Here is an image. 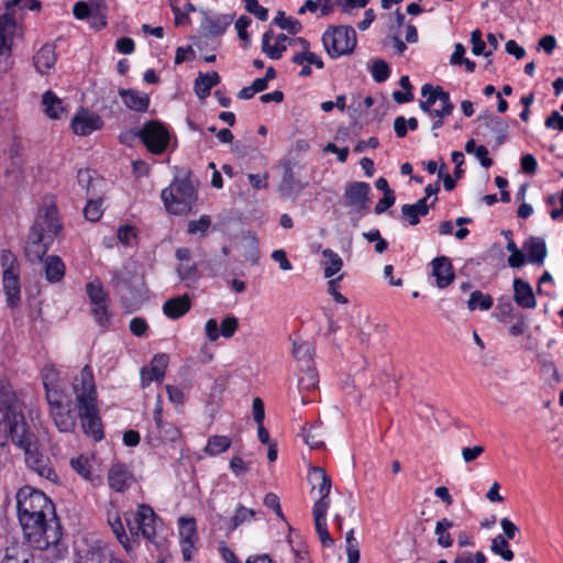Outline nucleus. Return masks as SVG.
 <instances>
[{
	"instance_id": "obj_1",
	"label": "nucleus",
	"mask_w": 563,
	"mask_h": 563,
	"mask_svg": "<svg viewBox=\"0 0 563 563\" xmlns=\"http://www.w3.org/2000/svg\"><path fill=\"white\" fill-rule=\"evenodd\" d=\"M16 510L31 547L46 550L62 538V527L52 500L42 492L24 486L16 494Z\"/></svg>"
},
{
	"instance_id": "obj_2",
	"label": "nucleus",
	"mask_w": 563,
	"mask_h": 563,
	"mask_svg": "<svg viewBox=\"0 0 563 563\" xmlns=\"http://www.w3.org/2000/svg\"><path fill=\"white\" fill-rule=\"evenodd\" d=\"M73 391L85 433L100 441L103 438V430L97 405L96 384L88 365L75 377Z\"/></svg>"
},
{
	"instance_id": "obj_3",
	"label": "nucleus",
	"mask_w": 563,
	"mask_h": 563,
	"mask_svg": "<svg viewBox=\"0 0 563 563\" xmlns=\"http://www.w3.org/2000/svg\"><path fill=\"white\" fill-rule=\"evenodd\" d=\"M30 432L20 399L0 388V446H5L9 440L15 444Z\"/></svg>"
},
{
	"instance_id": "obj_4",
	"label": "nucleus",
	"mask_w": 563,
	"mask_h": 563,
	"mask_svg": "<svg viewBox=\"0 0 563 563\" xmlns=\"http://www.w3.org/2000/svg\"><path fill=\"white\" fill-rule=\"evenodd\" d=\"M165 209L175 216L188 214L197 199V192L186 173L183 177H176L169 187L161 194Z\"/></svg>"
},
{
	"instance_id": "obj_5",
	"label": "nucleus",
	"mask_w": 563,
	"mask_h": 563,
	"mask_svg": "<svg viewBox=\"0 0 563 563\" xmlns=\"http://www.w3.org/2000/svg\"><path fill=\"white\" fill-rule=\"evenodd\" d=\"M15 445L24 452V460L30 470L52 483L57 482L58 476L51 463V460L40 451L37 439L33 432H30L21 440H18Z\"/></svg>"
},
{
	"instance_id": "obj_6",
	"label": "nucleus",
	"mask_w": 563,
	"mask_h": 563,
	"mask_svg": "<svg viewBox=\"0 0 563 563\" xmlns=\"http://www.w3.org/2000/svg\"><path fill=\"white\" fill-rule=\"evenodd\" d=\"M322 42L331 57H339L353 52L356 45V32L346 25L332 26L323 33Z\"/></svg>"
},
{
	"instance_id": "obj_7",
	"label": "nucleus",
	"mask_w": 563,
	"mask_h": 563,
	"mask_svg": "<svg viewBox=\"0 0 563 563\" xmlns=\"http://www.w3.org/2000/svg\"><path fill=\"white\" fill-rule=\"evenodd\" d=\"M169 131L159 121H148L141 129V141L147 151L154 155H161L169 144Z\"/></svg>"
},
{
	"instance_id": "obj_8",
	"label": "nucleus",
	"mask_w": 563,
	"mask_h": 563,
	"mask_svg": "<svg viewBox=\"0 0 563 563\" xmlns=\"http://www.w3.org/2000/svg\"><path fill=\"white\" fill-rule=\"evenodd\" d=\"M60 228L57 209L47 207L38 212L31 234L41 235V238L52 242Z\"/></svg>"
},
{
	"instance_id": "obj_9",
	"label": "nucleus",
	"mask_w": 563,
	"mask_h": 563,
	"mask_svg": "<svg viewBox=\"0 0 563 563\" xmlns=\"http://www.w3.org/2000/svg\"><path fill=\"white\" fill-rule=\"evenodd\" d=\"M47 402L51 416L55 426L60 432H70L76 426V417L70 409L66 408L58 391H48Z\"/></svg>"
},
{
	"instance_id": "obj_10",
	"label": "nucleus",
	"mask_w": 563,
	"mask_h": 563,
	"mask_svg": "<svg viewBox=\"0 0 563 563\" xmlns=\"http://www.w3.org/2000/svg\"><path fill=\"white\" fill-rule=\"evenodd\" d=\"M371 187L364 181H354L346 185L344 190V205L355 212H363L368 208Z\"/></svg>"
},
{
	"instance_id": "obj_11",
	"label": "nucleus",
	"mask_w": 563,
	"mask_h": 563,
	"mask_svg": "<svg viewBox=\"0 0 563 563\" xmlns=\"http://www.w3.org/2000/svg\"><path fill=\"white\" fill-rule=\"evenodd\" d=\"M483 135L494 141V145L500 146L507 139L508 123L493 113H484L477 118Z\"/></svg>"
},
{
	"instance_id": "obj_12",
	"label": "nucleus",
	"mask_w": 563,
	"mask_h": 563,
	"mask_svg": "<svg viewBox=\"0 0 563 563\" xmlns=\"http://www.w3.org/2000/svg\"><path fill=\"white\" fill-rule=\"evenodd\" d=\"M101 118L86 109H80L71 120V129L75 134L86 136L91 132L101 129Z\"/></svg>"
},
{
	"instance_id": "obj_13",
	"label": "nucleus",
	"mask_w": 563,
	"mask_h": 563,
	"mask_svg": "<svg viewBox=\"0 0 563 563\" xmlns=\"http://www.w3.org/2000/svg\"><path fill=\"white\" fill-rule=\"evenodd\" d=\"M135 516L139 520L137 529L141 530V536L153 542L156 536V525L158 517L150 506L144 504L139 506Z\"/></svg>"
},
{
	"instance_id": "obj_14",
	"label": "nucleus",
	"mask_w": 563,
	"mask_h": 563,
	"mask_svg": "<svg viewBox=\"0 0 563 563\" xmlns=\"http://www.w3.org/2000/svg\"><path fill=\"white\" fill-rule=\"evenodd\" d=\"M180 438L179 429L172 424L164 422L158 427L152 428L147 433V442L151 446L156 448L166 442H175Z\"/></svg>"
},
{
	"instance_id": "obj_15",
	"label": "nucleus",
	"mask_w": 563,
	"mask_h": 563,
	"mask_svg": "<svg viewBox=\"0 0 563 563\" xmlns=\"http://www.w3.org/2000/svg\"><path fill=\"white\" fill-rule=\"evenodd\" d=\"M431 265L437 286L439 288L448 287L454 279V272L450 260L445 256L435 257Z\"/></svg>"
},
{
	"instance_id": "obj_16",
	"label": "nucleus",
	"mask_w": 563,
	"mask_h": 563,
	"mask_svg": "<svg viewBox=\"0 0 563 563\" xmlns=\"http://www.w3.org/2000/svg\"><path fill=\"white\" fill-rule=\"evenodd\" d=\"M108 484L109 486L118 492H124L132 483V475L123 464H114L108 472Z\"/></svg>"
},
{
	"instance_id": "obj_17",
	"label": "nucleus",
	"mask_w": 563,
	"mask_h": 563,
	"mask_svg": "<svg viewBox=\"0 0 563 563\" xmlns=\"http://www.w3.org/2000/svg\"><path fill=\"white\" fill-rule=\"evenodd\" d=\"M56 60L55 46L52 44H44L33 57L34 67L42 75L48 74Z\"/></svg>"
},
{
	"instance_id": "obj_18",
	"label": "nucleus",
	"mask_w": 563,
	"mask_h": 563,
	"mask_svg": "<svg viewBox=\"0 0 563 563\" xmlns=\"http://www.w3.org/2000/svg\"><path fill=\"white\" fill-rule=\"evenodd\" d=\"M191 307V301L188 295L172 297L163 305V311L169 319H178L185 316Z\"/></svg>"
},
{
	"instance_id": "obj_19",
	"label": "nucleus",
	"mask_w": 563,
	"mask_h": 563,
	"mask_svg": "<svg viewBox=\"0 0 563 563\" xmlns=\"http://www.w3.org/2000/svg\"><path fill=\"white\" fill-rule=\"evenodd\" d=\"M514 300L516 303L525 309L534 308L537 305L533 290L531 286L522 280L521 278H516L514 280Z\"/></svg>"
},
{
	"instance_id": "obj_20",
	"label": "nucleus",
	"mask_w": 563,
	"mask_h": 563,
	"mask_svg": "<svg viewBox=\"0 0 563 563\" xmlns=\"http://www.w3.org/2000/svg\"><path fill=\"white\" fill-rule=\"evenodd\" d=\"M51 241H47L41 235H34L30 233L29 242L25 246V256L32 263H40L44 258L47 246Z\"/></svg>"
},
{
	"instance_id": "obj_21",
	"label": "nucleus",
	"mask_w": 563,
	"mask_h": 563,
	"mask_svg": "<svg viewBox=\"0 0 563 563\" xmlns=\"http://www.w3.org/2000/svg\"><path fill=\"white\" fill-rule=\"evenodd\" d=\"M3 291L7 302L10 307H15L20 302V279L19 273H3L2 275Z\"/></svg>"
},
{
	"instance_id": "obj_22",
	"label": "nucleus",
	"mask_w": 563,
	"mask_h": 563,
	"mask_svg": "<svg viewBox=\"0 0 563 563\" xmlns=\"http://www.w3.org/2000/svg\"><path fill=\"white\" fill-rule=\"evenodd\" d=\"M122 97L123 103L131 110L145 112L150 104V99L146 93L133 89H122L119 91Z\"/></svg>"
},
{
	"instance_id": "obj_23",
	"label": "nucleus",
	"mask_w": 563,
	"mask_h": 563,
	"mask_svg": "<svg viewBox=\"0 0 563 563\" xmlns=\"http://www.w3.org/2000/svg\"><path fill=\"white\" fill-rule=\"evenodd\" d=\"M220 82V76L217 71L199 74L195 80V91L199 99H206L210 95L212 87Z\"/></svg>"
},
{
	"instance_id": "obj_24",
	"label": "nucleus",
	"mask_w": 563,
	"mask_h": 563,
	"mask_svg": "<svg viewBox=\"0 0 563 563\" xmlns=\"http://www.w3.org/2000/svg\"><path fill=\"white\" fill-rule=\"evenodd\" d=\"M529 262L541 265L547 256V246L543 240L531 238L525 245Z\"/></svg>"
},
{
	"instance_id": "obj_25",
	"label": "nucleus",
	"mask_w": 563,
	"mask_h": 563,
	"mask_svg": "<svg viewBox=\"0 0 563 563\" xmlns=\"http://www.w3.org/2000/svg\"><path fill=\"white\" fill-rule=\"evenodd\" d=\"M309 482L318 489L320 496L329 495L331 490V478L321 467L314 466L309 474Z\"/></svg>"
},
{
	"instance_id": "obj_26",
	"label": "nucleus",
	"mask_w": 563,
	"mask_h": 563,
	"mask_svg": "<svg viewBox=\"0 0 563 563\" xmlns=\"http://www.w3.org/2000/svg\"><path fill=\"white\" fill-rule=\"evenodd\" d=\"M428 212L429 207L427 205V198H421L413 205H404L401 207V213L404 217L408 218L410 225L418 224L419 217L427 216Z\"/></svg>"
},
{
	"instance_id": "obj_27",
	"label": "nucleus",
	"mask_w": 563,
	"mask_h": 563,
	"mask_svg": "<svg viewBox=\"0 0 563 563\" xmlns=\"http://www.w3.org/2000/svg\"><path fill=\"white\" fill-rule=\"evenodd\" d=\"M45 277L51 283L59 282L65 275L63 261L55 255L48 256L44 263Z\"/></svg>"
},
{
	"instance_id": "obj_28",
	"label": "nucleus",
	"mask_w": 563,
	"mask_h": 563,
	"mask_svg": "<svg viewBox=\"0 0 563 563\" xmlns=\"http://www.w3.org/2000/svg\"><path fill=\"white\" fill-rule=\"evenodd\" d=\"M15 30V22L8 14L0 18V55L8 53L11 48L10 35Z\"/></svg>"
},
{
	"instance_id": "obj_29",
	"label": "nucleus",
	"mask_w": 563,
	"mask_h": 563,
	"mask_svg": "<svg viewBox=\"0 0 563 563\" xmlns=\"http://www.w3.org/2000/svg\"><path fill=\"white\" fill-rule=\"evenodd\" d=\"M273 38V30H267L262 37V51L268 58L279 59L283 56V53L287 49V45H279L276 41L274 44H271Z\"/></svg>"
},
{
	"instance_id": "obj_30",
	"label": "nucleus",
	"mask_w": 563,
	"mask_h": 563,
	"mask_svg": "<svg viewBox=\"0 0 563 563\" xmlns=\"http://www.w3.org/2000/svg\"><path fill=\"white\" fill-rule=\"evenodd\" d=\"M322 255L324 257V262H323L324 277L331 278L332 276H334L335 274H338L341 271V268L343 266V261L339 256V254H336L335 252H333L330 249L323 250Z\"/></svg>"
},
{
	"instance_id": "obj_31",
	"label": "nucleus",
	"mask_w": 563,
	"mask_h": 563,
	"mask_svg": "<svg viewBox=\"0 0 563 563\" xmlns=\"http://www.w3.org/2000/svg\"><path fill=\"white\" fill-rule=\"evenodd\" d=\"M43 106L45 113L52 119H58L64 112L63 101L52 91L43 95Z\"/></svg>"
},
{
	"instance_id": "obj_32",
	"label": "nucleus",
	"mask_w": 563,
	"mask_h": 563,
	"mask_svg": "<svg viewBox=\"0 0 563 563\" xmlns=\"http://www.w3.org/2000/svg\"><path fill=\"white\" fill-rule=\"evenodd\" d=\"M292 355L294 357L301 363L302 365L307 366L310 365L312 362V356L314 353V346L305 341H294L292 343Z\"/></svg>"
},
{
	"instance_id": "obj_33",
	"label": "nucleus",
	"mask_w": 563,
	"mask_h": 563,
	"mask_svg": "<svg viewBox=\"0 0 563 563\" xmlns=\"http://www.w3.org/2000/svg\"><path fill=\"white\" fill-rule=\"evenodd\" d=\"M108 522L121 545L125 549L126 552H131L132 545L125 533L124 526L120 516L117 512L109 515Z\"/></svg>"
},
{
	"instance_id": "obj_34",
	"label": "nucleus",
	"mask_w": 563,
	"mask_h": 563,
	"mask_svg": "<svg viewBox=\"0 0 563 563\" xmlns=\"http://www.w3.org/2000/svg\"><path fill=\"white\" fill-rule=\"evenodd\" d=\"M231 446V439L227 435H211L208 439L207 445L205 446V452L214 456L221 454L229 450Z\"/></svg>"
},
{
	"instance_id": "obj_35",
	"label": "nucleus",
	"mask_w": 563,
	"mask_h": 563,
	"mask_svg": "<svg viewBox=\"0 0 563 563\" xmlns=\"http://www.w3.org/2000/svg\"><path fill=\"white\" fill-rule=\"evenodd\" d=\"M452 527L453 522L446 518H443L435 523L434 533L437 536V542L440 547L450 548L453 544V539L448 532V529Z\"/></svg>"
},
{
	"instance_id": "obj_36",
	"label": "nucleus",
	"mask_w": 563,
	"mask_h": 563,
	"mask_svg": "<svg viewBox=\"0 0 563 563\" xmlns=\"http://www.w3.org/2000/svg\"><path fill=\"white\" fill-rule=\"evenodd\" d=\"M273 23L291 35L299 33L302 29L301 23L297 19L286 16L282 10L277 12Z\"/></svg>"
},
{
	"instance_id": "obj_37",
	"label": "nucleus",
	"mask_w": 563,
	"mask_h": 563,
	"mask_svg": "<svg viewBox=\"0 0 563 563\" xmlns=\"http://www.w3.org/2000/svg\"><path fill=\"white\" fill-rule=\"evenodd\" d=\"M175 269L178 277L188 285L199 279L198 266L194 262L178 263Z\"/></svg>"
},
{
	"instance_id": "obj_38",
	"label": "nucleus",
	"mask_w": 563,
	"mask_h": 563,
	"mask_svg": "<svg viewBox=\"0 0 563 563\" xmlns=\"http://www.w3.org/2000/svg\"><path fill=\"white\" fill-rule=\"evenodd\" d=\"M490 550L505 561H511L515 556L514 551L509 548L508 541L500 534L492 539Z\"/></svg>"
},
{
	"instance_id": "obj_39",
	"label": "nucleus",
	"mask_w": 563,
	"mask_h": 563,
	"mask_svg": "<svg viewBox=\"0 0 563 563\" xmlns=\"http://www.w3.org/2000/svg\"><path fill=\"white\" fill-rule=\"evenodd\" d=\"M300 189L301 186L299 181L295 178L291 167H286L284 170L283 179L279 184V191L284 196H289L292 192L299 191Z\"/></svg>"
},
{
	"instance_id": "obj_40",
	"label": "nucleus",
	"mask_w": 563,
	"mask_h": 563,
	"mask_svg": "<svg viewBox=\"0 0 563 563\" xmlns=\"http://www.w3.org/2000/svg\"><path fill=\"white\" fill-rule=\"evenodd\" d=\"M86 289L91 305L107 301L108 296L100 280L95 279L88 283Z\"/></svg>"
},
{
	"instance_id": "obj_41",
	"label": "nucleus",
	"mask_w": 563,
	"mask_h": 563,
	"mask_svg": "<svg viewBox=\"0 0 563 563\" xmlns=\"http://www.w3.org/2000/svg\"><path fill=\"white\" fill-rule=\"evenodd\" d=\"M42 379L46 391V396L48 395V391H58L56 388L58 380V372L54 365L47 364L44 366L42 371Z\"/></svg>"
},
{
	"instance_id": "obj_42",
	"label": "nucleus",
	"mask_w": 563,
	"mask_h": 563,
	"mask_svg": "<svg viewBox=\"0 0 563 563\" xmlns=\"http://www.w3.org/2000/svg\"><path fill=\"white\" fill-rule=\"evenodd\" d=\"M493 306V298L489 295H484L481 291H473L467 301V307L470 310H475L479 308L482 310H488Z\"/></svg>"
},
{
	"instance_id": "obj_43",
	"label": "nucleus",
	"mask_w": 563,
	"mask_h": 563,
	"mask_svg": "<svg viewBox=\"0 0 563 563\" xmlns=\"http://www.w3.org/2000/svg\"><path fill=\"white\" fill-rule=\"evenodd\" d=\"M179 522V537L180 540H197L196 520L194 518L181 517Z\"/></svg>"
},
{
	"instance_id": "obj_44",
	"label": "nucleus",
	"mask_w": 563,
	"mask_h": 563,
	"mask_svg": "<svg viewBox=\"0 0 563 563\" xmlns=\"http://www.w3.org/2000/svg\"><path fill=\"white\" fill-rule=\"evenodd\" d=\"M254 517L255 511L253 509L240 505L238 506L234 516L231 518L229 529L234 530L244 522L252 520Z\"/></svg>"
},
{
	"instance_id": "obj_45",
	"label": "nucleus",
	"mask_w": 563,
	"mask_h": 563,
	"mask_svg": "<svg viewBox=\"0 0 563 563\" xmlns=\"http://www.w3.org/2000/svg\"><path fill=\"white\" fill-rule=\"evenodd\" d=\"M227 24H221L219 20H213L206 16L201 22V30L207 37H216L221 35L225 30Z\"/></svg>"
},
{
	"instance_id": "obj_46",
	"label": "nucleus",
	"mask_w": 563,
	"mask_h": 563,
	"mask_svg": "<svg viewBox=\"0 0 563 563\" xmlns=\"http://www.w3.org/2000/svg\"><path fill=\"white\" fill-rule=\"evenodd\" d=\"M318 382L319 379L316 368L307 365L306 369H303V374L299 377L298 384L301 389H311L317 386Z\"/></svg>"
},
{
	"instance_id": "obj_47",
	"label": "nucleus",
	"mask_w": 563,
	"mask_h": 563,
	"mask_svg": "<svg viewBox=\"0 0 563 563\" xmlns=\"http://www.w3.org/2000/svg\"><path fill=\"white\" fill-rule=\"evenodd\" d=\"M445 92L440 86L432 87L429 84H426L421 88V95L424 100V106L433 107L434 103L439 100L440 101V93Z\"/></svg>"
},
{
	"instance_id": "obj_48",
	"label": "nucleus",
	"mask_w": 563,
	"mask_h": 563,
	"mask_svg": "<svg viewBox=\"0 0 563 563\" xmlns=\"http://www.w3.org/2000/svg\"><path fill=\"white\" fill-rule=\"evenodd\" d=\"M472 53L474 55L483 54L485 57H489L493 51L485 52V42L482 38L481 30L476 29L471 33Z\"/></svg>"
},
{
	"instance_id": "obj_49",
	"label": "nucleus",
	"mask_w": 563,
	"mask_h": 563,
	"mask_svg": "<svg viewBox=\"0 0 563 563\" xmlns=\"http://www.w3.org/2000/svg\"><path fill=\"white\" fill-rule=\"evenodd\" d=\"M371 73L375 81L383 82L389 77L390 70L385 60L377 59L373 63Z\"/></svg>"
},
{
	"instance_id": "obj_50",
	"label": "nucleus",
	"mask_w": 563,
	"mask_h": 563,
	"mask_svg": "<svg viewBox=\"0 0 563 563\" xmlns=\"http://www.w3.org/2000/svg\"><path fill=\"white\" fill-rule=\"evenodd\" d=\"M101 206V200H89L84 209L85 218L91 222L98 221L103 213Z\"/></svg>"
},
{
	"instance_id": "obj_51",
	"label": "nucleus",
	"mask_w": 563,
	"mask_h": 563,
	"mask_svg": "<svg viewBox=\"0 0 563 563\" xmlns=\"http://www.w3.org/2000/svg\"><path fill=\"white\" fill-rule=\"evenodd\" d=\"M439 96H440L441 108L431 110L430 115L431 117L434 115L440 119V118H445V117L450 115L453 111L454 106L451 102L450 95L448 92H441Z\"/></svg>"
},
{
	"instance_id": "obj_52",
	"label": "nucleus",
	"mask_w": 563,
	"mask_h": 563,
	"mask_svg": "<svg viewBox=\"0 0 563 563\" xmlns=\"http://www.w3.org/2000/svg\"><path fill=\"white\" fill-rule=\"evenodd\" d=\"M1 266L3 268V273H11V274L19 273L18 260H16L15 255L9 250L2 251Z\"/></svg>"
},
{
	"instance_id": "obj_53",
	"label": "nucleus",
	"mask_w": 563,
	"mask_h": 563,
	"mask_svg": "<svg viewBox=\"0 0 563 563\" xmlns=\"http://www.w3.org/2000/svg\"><path fill=\"white\" fill-rule=\"evenodd\" d=\"M239 327V320L234 316L225 317L220 324V335L230 339L234 335Z\"/></svg>"
},
{
	"instance_id": "obj_54",
	"label": "nucleus",
	"mask_w": 563,
	"mask_h": 563,
	"mask_svg": "<svg viewBox=\"0 0 563 563\" xmlns=\"http://www.w3.org/2000/svg\"><path fill=\"white\" fill-rule=\"evenodd\" d=\"M91 306H92V313H93L96 321L101 327H103V328L107 327L110 322V314L108 311L107 301H103L101 303H95Z\"/></svg>"
},
{
	"instance_id": "obj_55",
	"label": "nucleus",
	"mask_w": 563,
	"mask_h": 563,
	"mask_svg": "<svg viewBox=\"0 0 563 563\" xmlns=\"http://www.w3.org/2000/svg\"><path fill=\"white\" fill-rule=\"evenodd\" d=\"M71 467L81 475L85 479L91 478V471L88 459L80 455L70 460Z\"/></svg>"
},
{
	"instance_id": "obj_56",
	"label": "nucleus",
	"mask_w": 563,
	"mask_h": 563,
	"mask_svg": "<svg viewBox=\"0 0 563 563\" xmlns=\"http://www.w3.org/2000/svg\"><path fill=\"white\" fill-rule=\"evenodd\" d=\"M211 224V218L209 216H201L198 220H191L188 223V233L190 234H197L201 233L205 234L206 231L209 229Z\"/></svg>"
},
{
	"instance_id": "obj_57",
	"label": "nucleus",
	"mask_w": 563,
	"mask_h": 563,
	"mask_svg": "<svg viewBox=\"0 0 563 563\" xmlns=\"http://www.w3.org/2000/svg\"><path fill=\"white\" fill-rule=\"evenodd\" d=\"M330 506V499L329 495H322L320 498L314 503L312 515L314 520H323L327 519V511Z\"/></svg>"
},
{
	"instance_id": "obj_58",
	"label": "nucleus",
	"mask_w": 563,
	"mask_h": 563,
	"mask_svg": "<svg viewBox=\"0 0 563 563\" xmlns=\"http://www.w3.org/2000/svg\"><path fill=\"white\" fill-rule=\"evenodd\" d=\"M167 365L168 356L166 354H157L153 357L150 367L153 368L154 376L164 379Z\"/></svg>"
},
{
	"instance_id": "obj_59",
	"label": "nucleus",
	"mask_w": 563,
	"mask_h": 563,
	"mask_svg": "<svg viewBox=\"0 0 563 563\" xmlns=\"http://www.w3.org/2000/svg\"><path fill=\"white\" fill-rule=\"evenodd\" d=\"M230 468L234 476L239 477L250 472V463L245 462L240 455H234L230 460Z\"/></svg>"
},
{
	"instance_id": "obj_60",
	"label": "nucleus",
	"mask_w": 563,
	"mask_h": 563,
	"mask_svg": "<svg viewBox=\"0 0 563 563\" xmlns=\"http://www.w3.org/2000/svg\"><path fill=\"white\" fill-rule=\"evenodd\" d=\"M245 9L261 21H266L268 18V10L260 5L258 0H245Z\"/></svg>"
},
{
	"instance_id": "obj_61",
	"label": "nucleus",
	"mask_w": 563,
	"mask_h": 563,
	"mask_svg": "<svg viewBox=\"0 0 563 563\" xmlns=\"http://www.w3.org/2000/svg\"><path fill=\"white\" fill-rule=\"evenodd\" d=\"M316 530L319 536L321 543L325 547L333 545V539L331 538L328 528H327V519L323 520H314Z\"/></svg>"
},
{
	"instance_id": "obj_62",
	"label": "nucleus",
	"mask_w": 563,
	"mask_h": 563,
	"mask_svg": "<svg viewBox=\"0 0 563 563\" xmlns=\"http://www.w3.org/2000/svg\"><path fill=\"white\" fill-rule=\"evenodd\" d=\"M303 438L305 442L311 449H321L324 445L322 434L318 430H314L313 427H310V429L308 430Z\"/></svg>"
},
{
	"instance_id": "obj_63",
	"label": "nucleus",
	"mask_w": 563,
	"mask_h": 563,
	"mask_svg": "<svg viewBox=\"0 0 563 563\" xmlns=\"http://www.w3.org/2000/svg\"><path fill=\"white\" fill-rule=\"evenodd\" d=\"M130 331L136 336H144L148 329L146 321L143 318L135 317L130 321Z\"/></svg>"
},
{
	"instance_id": "obj_64",
	"label": "nucleus",
	"mask_w": 563,
	"mask_h": 563,
	"mask_svg": "<svg viewBox=\"0 0 563 563\" xmlns=\"http://www.w3.org/2000/svg\"><path fill=\"white\" fill-rule=\"evenodd\" d=\"M544 124L548 129L563 132V115H561L559 111H553L552 114L547 118Z\"/></svg>"
}]
</instances>
